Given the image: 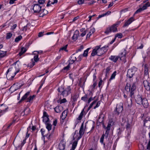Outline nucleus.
<instances>
[{
  "instance_id": "19",
  "label": "nucleus",
  "mask_w": 150,
  "mask_h": 150,
  "mask_svg": "<svg viewBox=\"0 0 150 150\" xmlns=\"http://www.w3.org/2000/svg\"><path fill=\"white\" fill-rule=\"evenodd\" d=\"M142 104L144 108H147L149 105V103L147 100L145 98H143Z\"/></svg>"
},
{
  "instance_id": "23",
  "label": "nucleus",
  "mask_w": 150,
  "mask_h": 150,
  "mask_svg": "<svg viewBox=\"0 0 150 150\" xmlns=\"http://www.w3.org/2000/svg\"><path fill=\"white\" fill-rule=\"evenodd\" d=\"M76 60V57H74V56H72L71 59L69 60V64L70 65L73 64Z\"/></svg>"
},
{
  "instance_id": "42",
  "label": "nucleus",
  "mask_w": 150,
  "mask_h": 150,
  "mask_svg": "<svg viewBox=\"0 0 150 150\" xmlns=\"http://www.w3.org/2000/svg\"><path fill=\"white\" fill-rule=\"evenodd\" d=\"M12 35V34L11 33H7L6 38L7 39L10 38Z\"/></svg>"
},
{
  "instance_id": "45",
  "label": "nucleus",
  "mask_w": 150,
  "mask_h": 150,
  "mask_svg": "<svg viewBox=\"0 0 150 150\" xmlns=\"http://www.w3.org/2000/svg\"><path fill=\"white\" fill-rule=\"evenodd\" d=\"M79 86H80V87H81L82 88H83L84 87V83H85L84 82H83V84L82 83V81L81 80H80L79 81Z\"/></svg>"
},
{
  "instance_id": "46",
  "label": "nucleus",
  "mask_w": 150,
  "mask_h": 150,
  "mask_svg": "<svg viewBox=\"0 0 150 150\" xmlns=\"http://www.w3.org/2000/svg\"><path fill=\"white\" fill-rule=\"evenodd\" d=\"M143 11V10L142 9V8H141L137 10L134 13V15L137 13H139L142 11Z\"/></svg>"
},
{
  "instance_id": "16",
  "label": "nucleus",
  "mask_w": 150,
  "mask_h": 150,
  "mask_svg": "<svg viewBox=\"0 0 150 150\" xmlns=\"http://www.w3.org/2000/svg\"><path fill=\"white\" fill-rule=\"evenodd\" d=\"M143 98L140 95H138L135 98V101L137 103L139 104H142V100Z\"/></svg>"
},
{
  "instance_id": "33",
  "label": "nucleus",
  "mask_w": 150,
  "mask_h": 150,
  "mask_svg": "<svg viewBox=\"0 0 150 150\" xmlns=\"http://www.w3.org/2000/svg\"><path fill=\"white\" fill-rule=\"evenodd\" d=\"M33 54L35 55L34 57V61L35 62H38L39 59L38 58V54H36L35 53H34L33 52Z\"/></svg>"
},
{
  "instance_id": "18",
  "label": "nucleus",
  "mask_w": 150,
  "mask_h": 150,
  "mask_svg": "<svg viewBox=\"0 0 150 150\" xmlns=\"http://www.w3.org/2000/svg\"><path fill=\"white\" fill-rule=\"evenodd\" d=\"M79 35V31L77 30H76L74 32V34L73 37H72V39L74 41L76 40L77 39L78 36Z\"/></svg>"
},
{
  "instance_id": "12",
  "label": "nucleus",
  "mask_w": 150,
  "mask_h": 150,
  "mask_svg": "<svg viewBox=\"0 0 150 150\" xmlns=\"http://www.w3.org/2000/svg\"><path fill=\"white\" fill-rule=\"evenodd\" d=\"M143 84L145 89L147 91L150 90V83L147 80L144 81Z\"/></svg>"
},
{
  "instance_id": "1",
  "label": "nucleus",
  "mask_w": 150,
  "mask_h": 150,
  "mask_svg": "<svg viewBox=\"0 0 150 150\" xmlns=\"http://www.w3.org/2000/svg\"><path fill=\"white\" fill-rule=\"evenodd\" d=\"M19 62L18 61H16L15 63V67L10 68L6 72V77L8 79L12 80L16 74L19 71L20 69L18 64L16 65V64Z\"/></svg>"
},
{
  "instance_id": "29",
  "label": "nucleus",
  "mask_w": 150,
  "mask_h": 150,
  "mask_svg": "<svg viewBox=\"0 0 150 150\" xmlns=\"http://www.w3.org/2000/svg\"><path fill=\"white\" fill-rule=\"evenodd\" d=\"M131 85L129 83H127L125 87V90L127 92L128 91L129 92L130 91Z\"/></svg>"
},
{
  "instance_id": "32",
  "label": "nucleus",
  "mask_w": 150,
  "mask_h": 150,
  "mask_svg": "<svg viewBox=\"0 0 150 150\" xmlns=\"http://www.w3.org/2000/svg\"><path fill=\"white\" fill-rule=\"evenodd\" d=\"M68 45H66L62 47H61L60 50L59 51H67V47Z\"/></svg>"
},
{
  "instance_id": "27",
  "label": "nucleus",
  "mask_w": 150,
  "mask_h": 150,
  "mask_svg": "<svg viewBox=\"0 0 150 150\" xmlns=\"http://www.w3.org/2000/svg\"><path fill=\"white\" fill-rule=\"evenodd\" d=\"M57 0H54V1L52 2H51L49 0L47 4V6H50L51 4H54L57 3Z\"/></svg>"
},
{
  "instance_id": "56",
  "label": "nucleus",
  "mask_w": 150,
  "mask_h": 150,
  "mask_svg": "<svg viewBox=\"0 0 150 150\" xmlns=\"http://www.w3.org/2000/svg\"><path fill=\"white\" fill-rule=\"evenodd\" d=\"M57 123V119H55L54 120V121L53 122V125L54 126H55L56 125Z\"/></svg>"
},
{
  "instance_id": "61",
  "label": "nucleus",
  "mask_w": 150,
  "mask_h": 150,
  "mask_svg": "<svg viewBox=\"0 0 150 150\" xmlns=\"http://www.w3.org/2000/svg\"><path fill=\"white\" fill-rule=\"evenodd\" d=\"M93 99L92 97L90 98L88 100V103H89L92 100H93Z\"/></svg>"
},
{
  "instance_id": "21",
  "label": "nucleus",
  "mask_w": 150,
  "mask_h": 150,
  "mask_svg": "<svg viewBox=\"0 0 150 150\" xmlns=\"http://www.w3.org/2000/svg\"><path fill=\"white\" fill-rule=\"evenodd\" d=\"M30 92L28 91L22 97L21 100L19 101V103H20L23 100L25 99L28 97V96L30 94Z\"/></svg>"
},
{
  "instance_id": "48",
  "label": "nucleus",
  "mask_w": 150,
  "mask_h": 150,
  "mask_svg": "<svg viewBox=\"0 0 150 150\" xmlns=\"http://www.w3.org/2000/svg\"><path fill=\"white\" fill-rule=\"evenodd\" d=\"M95 31V29L94 28H92L91 29L89 33L91 35Z\"/></svg>"
},
{
  "instance_id": "36",
  "label": "nucleus",
  "mask_w": 150,
  "mask_h": 150,
  "mask_svg": "<svg viewBox=\"0 0 150 150\" xmlns=\"http://www.w3.org/2000/svg\"><path fill=\"white\" fill-rule=\"evenodd\" d=\"M35 95H33L32 96H30L28 98V100L27 101V102H30L31 100H33V99L35 98Z\"/></svg>"
},
{
  "instance_id": "15",
  "label": "nucleus",
  "mask_w": 150,
  "mask_h": 150,
  "mask_svg": "<svg viewBox=\"0 0 150 150\" xmlns=\"http://www.w3.org/2000/svg\"><path fill=\"white\" fill-rule=\"evenodd\" d=\"M111 126V122H109L108 124L107 127H105V129H106V131L105 132V134L106 136L107 137H108V135L109 134V131L110 129V127Z\"/></svg>"
},
{
  "instance_id": "41",
  "label": "nucleus",
  "mask_w": 150,
  "mask_h": 150,
  "mask_svg": "<svg viewBox=\"0 0 150 150\" xmlns=\"http://www.w3.org/2000/svg\"><path fill=\"white\" fill-rule=\"evenodd\" d=\"M87 95H85L83 97L81 98V100L86 102L87 101Z\"/></svg>"
},
{
  "instance_id": "30",
  "label": "nucleus",
  "mask_w": 150,
  "mask_h": 150,
  "mask_svg": "<svg viewBox=\"0 0 150 150\" xmlns=\"http://www.w3.org/2000/svg\"><path fill=\"white\" fill-rule=\"evenodd\" d=\"M6 51H3L0 50V57L2 58L4 57L6 55Z\"/></svg>"
},
{
  "instance_id": "49",
  "label": "nucleus",
  "mask_w": 150,
  "mask_h": 150,
  "mask_svg": "<svg viewBox=\"0 0 150 150\" xmlns=\"http://www.w3.org/2000/svg\"><path fill=\"white\" fill-rule=\"evenodd\" d=\"M55 111L57 113H59L60 112V110L59 109V107H57L54 108Z\"/></svg>"
},
{
  "instance_id": "9",
  "label": "nucleus",
  "mask_w": 150,
  "mask_h": 150,
  "mask_svg": "<svg viewBox=\"0 0 150 150\" xmlns=\"http://www.w3.org/2000/svg\"><path fill=\"white\" fill-rule=\"evenodd\" d=\"M134 69L135 68H134V69H130L128 70L127 74V77L130 78L133 76L135 71Z\"/></svg>"
},
{
  "instance_id": "52",
  "label": "nucleus",
  "mask_w": 150,
  "mask_h": 150,
  "mask_svg": "<svg viewBox=\"0 0 150 150\" xmlns=\"http://www.w3.org/2000/svg\"><path fill=\"white\" fill-rule=\"evenodd\" d=\"M97 85V83L96 81H95L94 82V83L93 84V85H92L91 86V87H92V89H94L95 87H96V86Z\"/></svg>"
},
{
  "instance_id": "35",
  "label": "nucleus",
  "mask_w": 150,
  "mask_h": 150,
  "mask_svg": "<svg viewBox=\"0 0 150 150\" xmlns=\"http://www.w3.org/2000/svg\"><path fill=\"white\" fill-rule=\"evenodd\" d=\"M22 38V37L21 35H19L17 37L15 40V41L16 42H18L20 41Z\"/></svg>"
},
{
  "instance_id": "59",
  "label": "nucleus",
  "mask_w": 150,
  "mask_h": 150,
  "mask_svg": "<svg viewBox=\"0 0 150 150\" xmlns=\"http://www.w3.org/2000/svg\"><path fill=\"white\" fill-rule=\"evenodd\" d=\"M102 82L103 81L101 79L100 80L98 84V86L99 87H100V86L102 85Z\"/></svg>"
},
{
  "instance_id": "6",
  "label": "nucleus",
  "mask_w": 150,
  "mask_h": 150,
  "mask_svg": "<svg viewBox=\"0 0 150 150\" xmlns=\"http://www.w3.org/2000/svg\"><path fill=\"white\" fill-rule=\"evenodd\" d=\"M41 9V7L38 4H35L34 6L33 10L35 13H42V10Z\"/></svg>"
},
{
  "instance_id": "5",
  "label": "nucleus",
  "mask_w": 150,
  "mask_h": 150,
  "mask_svg": "<svg viewBox=\"0 0 150 150\" xmlns=\"http://www.w3.org/2000/svg\"><path fill=\"white\" fill-rule=\"evenodd\" d=\"M123 109V104L122 103H120L117 104L115 109V114L118 115Z\"/></svg>"
},
{
  "instance_id": "60",
  "label": "nucleus",
  "mask_w": 150,
  "mask_h": 150,
  "mask_svg": "<svg viewBox=\"0 0 150 150\" xmlns=\"http://www.w3.org/2000/svg\"><path fill=\"white\" fill-rule=\"evenodd\" d=\"M43 33L42 32H40L38 34V36L39 37L42 36L43 35Z\"/></svg>"
},
{
  "instance_id": "4",
  "label": "nucleus",
  "mask_w": 150,
  "mask_h": 150,
  "mask_svg": "<svg viewBox=\"0 0 150 150\" xmlns=\"http://www.w3.org/2000/svg\"><path fill=\"white\" fill-rule=\"evenodd\" d=\"M120 23V21L117 22L111 26L107 28L104 32L106 34H108L112 32H117V27Z\"/></svg>"
},
{
  "instance_id": "64",
  "label": "nucleus",
  "mask_w": 150,
  "mask_h": 150,
  "mask_svg": "<svg viewBox=\"0 0 150 150\" xmlns=\"http://www.w3.org/2000/svg\"><path fill=\"white\" fill-rule=\"evenodd\" d=\"M93 81L94 82L95 81H96L95 80L96 79V75L94 74L93 76Z\"/></svg>"
},
{
  "instance_id": "14",
  "label": "nucleus",
  "mask_w": 150,
  "mask_h": 150,
  "mask_svg": "<svg viewBox=\"0 0 150 150\" xmlns=\"http://www.w3.org/2000/svg\"><path fill=\"white\" fill-rule=\"evenodd\" d=\"M78 97L79 95L76 94L73 95L71 96V101L73 104L74 103V102L77 100Z\"/></svg>"
},
{
  "instance_id": "54",
  "label": "nucleus",
  "mask_w": 150,
  "mask_h": 150,
  "mask_svg": "<svg viewBox=\"0 0 150 150\" xmlns=\"http://www.w3.org/2000/svg\"><path fill=\"white\" fill-rule=\"evenodd\" d=\"M84 1V0H79L78 1V3L79 4H81L83 3Z\"/></svg>"
},
{
  "instance_id": "10",
  "label": "nucleus",
  "mask_w": 150,
  "mask_h": 150,
  "mask_svg": "<svg viewBox=\"0 0 150 150\" xmlns=\"http://www.w3.org/2000/svg\"><path fill=\"white\" fill-rule=\"evenodd\" d=\"M134 20V17H132L129 19L125 21V23L123 26V27L128 26Z\"/></svg>"
},
{
  "instance_id": "58",
  "label": "nucleus",
  "mask_w": 150,
  "mask_h": 150,
  "mask_svg": "<svg viewBox=\"0 0 150 150\" xmlns=\"http://www.w3.org/2000/svg\"><path fill=\"white\" fill-rule=\"evenodd\" d=\"M100 104V102H98L97 103L96 106L94 107V109H95L96 108L98 107L99 106Z\"/></svg>"
},
{
  "instance_id": "8",
  "label": "nucleus",
  "mask_w": 150,
  "mask_h": 150,
  "mask_svg": "<svg viewBox=\"0 0 150 150\" xmlns=\"http://www.w3.org/2000/svg\"><path fill=\"white\" fill-rule=\"evenodd\" d=\"M84 132V130L83 129V123L81 126L80 130L79 132V136L77 138V140H78L80 139L82 136L83 135Z\"/></svg>"
},
{
  "instance_id": "13",
  "label": "nucleus",
  "mask_w": 150,
  "mask_h": 150,
  "mask_svg": "<svg viewBox=\"0 0 150 150\" xmlns=\"http://www.w3.org/2000/svg\"><path fill=\"white\" fill-rule=\"evenodd\" d=\"M8 107L5 106L4 104H2L0 105V110L1 112H4L8 109Z\"/></svg>"
},
{
  "instance_id": "39",
  "label": "nucleus",
  "mask_w": 150,
  "mask_h": 150,
  "mask_svg": "<svg viewBox=\"0 0 150 150\" xmlns=\"http://www.w3.org/2000/svg\"><path fill=\"white\" fill-rule=\"evenodd\" d=\"M67 102V100L66 98H63V99L61 100H58V103H59L60 104H62V103H65Z\"/></svg>"
},
{
  "instance_id": "11",
  "label": "nucleus",
  "mask_w": 150,
  "mask_h": 150,
  "mask_svg": "<svg viewBox=\"0 0 150 150\" xmlns=\"http://www.w3.org/2000/svg\"><path fill=\"white\" fill-rule=\"evenodd\" d=\"M136 89L135 84L134 83L132 85L131 88L130 89V96L131 98H133L134 94V92Z\"/></svg>"
},
{
  "instance_id": "55",
  "label": "nucleus",
  "mask_w": 150,
  "mask_h": 150,
  "mask_svg": "<svg viewBox=\"0 0 150 150\" xmlns=\"http://www.w3.org/2000/svg\"><path fill=\"white\" fill-rule=\"evenodd\" d=\"M38 1L40 4H43L45 2L44 0H39Z\"/></svg>"
},
{
  "instance_id": "62",
  "label": "nucleus",
  "mask_w": 150,
  "mask_h": 150,
  "mask_svg": "<svg viewBox=\"0 0 150 150\" xmlns=\"http://www.w3.org/2000/svg\"><path fill=\"white\" fill-rule=\"evenodd\" d=\"M147 7L146 6L145 4H144L143 6H142V8H141L143 10H145L146 9H147Z\"/></svg>"
},
{
  "instance_id": "57",
  "label": "nucleus",
  "mask_w": 150,
  "mask_h": 150,
  "mask_svg": "<svg viewBox=\"0 0 150 150\" xmlns=\"http://www.w3.org/2000/svg\"><path fill=\"white\" fill-rule=\"evenodd\" d=\"M86 34V31H84L81 34V36L82 37H83Z\"/></svg>"
},
{
  "instance_id": "44",
  "label": "nucleus",
  "mask_w": 150,
  "mask_h": 150,
  "mask_svg": "<svg viewBox=\"0 0 150 150\" xmlns=\"http://www.w3.org/2000/svg\"><path fill=\"white\" fill-rule=\"evenodd\" d=\"M122 33H117L115 36V38H116L117 37H118L119 38H121L122 37Z\"/></svg>"
},
{
  "instance_id": "25",
  "label": "nucleus",
  "mask_w": 150,
  "mask_h": 150,
  "mask_svg": "<svg viewBox=\"0 0 150 150\" xmlns=\"http://www.w3.org/2000/svg\"><path fill=\"white\" fill-rule=\"evenodd\" d=\"M77 142L78 141H75L73 142L72 145V148L70 149V150H74L77 146Z\"/></svg>"
},
{
  "instance_id": "34",
  "label": "nucleus",
  "mask_w": 150,
  "mask_h": 150,
  "mask_svg": "<svg viewBox=\"0 0 150 150\" xmlns=\"http://www.w3.org/2000/svg\"><path fill=\"white\" fill-rule=\"evenodd\" d=\"M49 120V119L48 116H45V117H43V122H45V124L48 123V122Z\"/></svg>"
},
{
  "instance_id": "22",
  "label": "nucleus",
  "mask_w": 150,
  "mask_h": 150,
  "mask_svg": "<svg viewBox=\"0 0 150 150\" xmlns=\"http://www.w3.org/2000/svg\"><path fill=\"white\" fill-rule=\"evenodd\" d=\"M111 13V12L110 11H108L105 13L103 14L99 15L98 17V19H99L102 17H104L106 16H107L110 14Z\"/></svg>"
},
{
  "instance_id": "40",
  "label": "nucleus",
  "mask_w": 150,
  "mask_h": 150,
  "mask_svg": "<svg viewBox=\"0 0 150 150\" xmlns=\"http://www.w3.org/2000/svg\"><path fill=\"white\" fill-rule=\"evenodd\" d=\"M29 26V25L27 24L26 26H24L23 28H22V30L23 31H26L28 28V27Z\"/></svg>"
},
{
  "instance_id": "37",
  "label": "nucleus",
  "mask_w": 150,
  "mask_h": 150,
  "mask_svg": "<svg viewBox=\"0 0 150 150\" xmlns=\"http://www.w3.org/2000/svg\"><path fill=\"white\" fill-rule=\"evenodd\" d=\"M116 71H114L113 73L112 74L111 77L110 79V80H111L113 79H114L116 76Z\"/></svg>"
},
{
  "instance_id": "28",
  "label": "nucleus",
  "mask_w": 150,
  "mask_h": 150,
  "mask_svg": "<svg viewBox=\"0 0 150 150\" xmlns=\"http://www.w3.org/2000/svg\"><path fill=\"white\" fill-rule=\"evenodd\" d=\"M84 108L82 110L80 115L77 118L78 120H80L82 119L83 116V113L84 112Z\"/></svg>"
},
{
  "instance_id": "3",
  "label": "nucleus",
  "mask_w": 150,
  "mask_h": 150,
  "mask_svg": "<svg viewBox=\"0 0 150 150\" xmlns=\"http://www.w3.org/2000/svg\"><path fill=\"white\" fill-rule=\"evenodd\" d=\"M58 91L64 96L66 97L71 93V88L70 86H68L65 89L62 86H61L58 88Z\"/></svg>"
},
{
  "instance_id": "31",
  "label": "nucleus",
  "mask_w": 150,
  "mask_h": 150,
  "mask_svg": "<svg viewBox=\"0 0 150 150\" xmlns=\"http://www.w3.org/2000/svg\"><path fill=\"white\" fill-rule=\"evenodd\" d=\"M45 124L46 125V128L48 131H49L51 130L52 128V125L49 123H46Z\"/></svg>"
},
{
  "instance_id": "51",
  "label": "nucleus",
  "mask_w": 150,
  "mask_h": 150,
  "mask_svg": "<svg viewBox=\"0 0 150 150\" xmlns=\"http://www.w3.org/2000/svg\"><path fill=\"white\" fill-rule=\"evenodd\" d=\"M42 12H43V13L42 14V16L45 15L48 13V11L45 9H44L43 10H42Z\"/></svg>"
},
{
  "instance_id": "20",
  "label": "nucleus",
  "mask_w": 150,
  "mask_h": 150,
  "mask_svg": "<svg viewBox=\"0 0 150 150\" xmlns=\"http://www.w3.org/2000/svg\"><path fill=\"white\" fill-rule=\"evenodd\" d=\"M68 112V110H65L63 111L61 116V118L62 120H64L66 117Z\"/></svg>"
},
{
  "instance_id": "2",
  "label": "nucleus",
  "mask_w": 150,
  "mask_h": 150,
  "mask_svg": "<svg viewBox=\"0 0 150 150\" xmlns=\"http://www.w3.org/2000/svg\"><path fill=\"white\" fill-rule=\"evenodd\" d=\"M100 47V45L96 46L93 50L91 55L93 56L96 55L100 56L103 54L105 52V47Z\"/></svg>"
},
{
  "instance_id": "63",
  "label": "nucleus",
  "mask_w": 150,
  "mask_h": 150,
  "mask_svg": "<svg viewBox=\"0 0 150 150\" xmlns=\"http://www.w3.org/2000/svg\"><path fill=\"white\" fill-rule=\"evenodd\" d=\"M110 70L109 68L108 67L106 69V74L108 73Z\"/></svg>"
},
{
  "instance_id": "24",
  "label": "nucleus",
  "mask_w": 150,
  "mask_h": 150,
  "mask_svg": "<svg viewBox=\"0 0 150 150\" xmlns=\"http://www.w3.org/2000/svg\"><path fill=\"white\" fill-rule=\"evenodd\" d=\"M27 50L24 47H22L21 49L20 52L19 53L18 55L19 56H21L23 54L25 53L26 51Z\"/></svg>"
},
{
  "instance_id": "50",
  "label": "nucleus",
  "mask_w": 150,
  "mask_h": 150,
  "mask_svg": "<svg viewBox=\"0 0 150 150\" xmlns=\"http://www.w3.org/2000/svg\"><path fill=\"white\" fill-rule=\"evenodd\" d=\"M69 68H70V65H69V64H68V65L67 66L64 67L63 68V69L64 70H66V71H67L69 69Z\"/></svg>"
},
{
  "instance_id": "47",
  "label": "nucleus",
  "mask_w": 150,
  "mask_h": 150,
  "mask_svg": "<svg viewBox=\"0 0 150 150\" xmlns=\"http://www.w3.org/2000/svg\"><path fill=\"white\" fill-rule=\"evenodd\" d=\"M96 103V101L94 100L92 103H91L88 108V109L89 110L93 106V105Z\"/></svg>"
},
{
  "instance_id": "7",
  "label": "nucleus",
  "mask_w": 150,
  "mask_h": 150,
  "mask_svg": "<svg viewBox=\"0 0 150 150\" xmlns=\"http://www.w3.org/2000/svg\"><path fill=\"white\" fill-rule=\"evenodd\" d=\"M126 55V53L125 50L122 52L118 56L119 57L120 59V60L122 61L124 63L126 62L125 55Z\"/></svg>"
},
{
  "instance_id": "26",
  "label": "nucleus",
  "mask_w": 150,
  "mask_h": 150,
  "mask_svg": "<svg viewBox=\"0 0 150 150\" xmlns=\"http://www.w3.org/2000/svg\"><path fill=\"white\" fill-rule=\"evenodd\" d=\"M144 74L145 75H147L148 74V67L147 64L144 66Z\"/></svg>"
},
{
  "instance_id": "53",
  "label": "nucleus",
  "mask_w": 150,
  "mask_h": 150,
  "mask_svg": "<svg viewBox=\"0 0 150 150\" xmlns=\"http://www.w3.org/2000/svg\"><path fill=\"white\" fill-rule=\"evenodd\" d=\"M83 48V45H81L79 49L78 50L76 51V52H78L81 51Z\"/></svg>"
},
{
  "instance_id": "17",
  "label": "nucleus",
  "mask_w": 150,
  "mask_h": 150,
  "mask_svg": "<svg viewBox=\"0 0 150 150\" xmlns=\"http://www.w3.org/2000/svg\"><path fill=\"white\" fill-rule=\"evenodd\" d=\"M119 57L117 56H111L110 57L109 59L112 61L114 62H116L118 60Z\"/></svg>"
},
{
  "instance_id": "43",
  "label": "nucleus",
  "mask_w": 150,
  "mask_h": 150,
  "mask_svg": "<svg viewBox=\"0 0 150 150\" xmlns=\"http://www.w3.org/2000/svg\"><path fill=\"white\" fill-rule=\"evenodd\" d=\"M104 136L105 135L104 134H103L100 139V142L102 144H103V140L104 138Z\"/></svg>"
},
{
  "instance_id": "38",
  "label": "nucleus",
  "mask_w": 150,
  "mask_h": 150,
  "mask_svg": "<svg viewBox=\"0 0 150 150\" xmlns=\"http://www.w3.org/2000/svg\"><path fill=\"white\" fill-rule=\"evenodd\" d=\"M90 48H88L87 50L84 51V53L83 54V56L84 57H86L87 56V54L88 52V51L89 50Z\"/></svg>"
}]
</instances>
